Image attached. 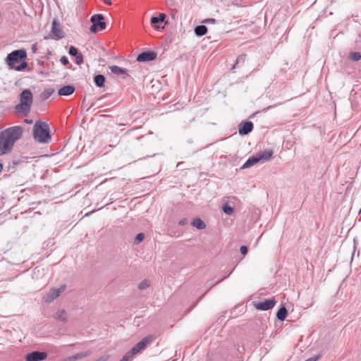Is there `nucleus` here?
Wrapping results in <instances>:
<instances>
[{"label": "nucleus", "instance_id": "obj_15", "mask_svg": "<svg viewBox=\"0 0 361 361\" xmlns=\"http://www.w3.org/2000/svg\"><path fill=\"white\" fill-rule=\"evenodd\" d=\"M75 91V87L73 85H66L59 90V94L61 96H69Z\"/></svg>", "mask_w": 361, "mask_h": 361}, {"label": "nucleus", "instance_id": "obj_29", "mask_svg": "<svg viewBox=\"0 0 361 361\" xmlns=\"http://www.w3.org/2000/svg\"><path fill=\"white\" fill-rule=\"evenodd\" d=\"M145 235L142 233H138L135 238V243L138 244L143 240Z\"/></svg>", "mask_w": 361, "mask_h": 361}, {"label": "nucleus", "instance_id": "obj_8", "mask_svg": "<svg viewBox=\"0 0 361 361\" xmlns=\"http://www.w3.org/2000/svg\"><path fill=\"white\" fill-rule=\"evenodd\" d=\"M276 303V300L274 298H271L259 302L255 305V307L257 310L267 311L272 309L275 306Z\"/></svg>", "mask_w": 361, "mask_h": 361}, {"label": "nucleus", "instance_id": "obj_17", "mask_svg": "<svg viewBox=\"0 0 361 361\" xmlns=\"http://www.w3.org/2000/svg\"><path fill=\"white\" fill-rule=\"evenodd\" d=\"M288 315V311L284 306H281L276 313V318L279 321H284Z\"/></svg>", "mask_w": 361, "mask_h": 361}, {"label": "nucleus", "instance_id": "obj_12", "mask_svg": "<svg viewBox=\"0 0 361 361\" xmlns=\"http://www.w3.org/2000/svg\"><path fill=\"white\" fill-rule=\"evenodd\" d=\"M51 32L54 36V39H60L64 37V32L60 27V24L57 20L54 19L52 22Z\"/></svg>", "mask_w": 361, "mask_h": 361}, {"label": "nucleus", "instance_id": "obj_11", "mask_svg": "<svg viewBox=\"0 0 361 361\" xmlns=\"http://www.w3.org/2000/svg\"><path fill=\"white\" fill-rule=\"evenodd\" d=\"M254 126L251 121H245L240 123L238 132L240 135H246L253 130Z\"/></svg>", "mask_w": 361, "mask_h": 361}, {"label": "nucleus", "instance_id": "obj_3", "mask_svg": "<svg viewBox=\"0 0 361 361\" xmlns=\"http://www.w3.org/2000/svg\"><path fill=\"white\" fill-rule=\"evenodd\" d=\"M20 103L16 105L17 111L27 114L31 109L33 102V95L29 89L23 90L19 95Z\"/></svg>", "mask_w": 361, "mask_h": 361}, {"label": "nucleus", "instance_id": "obj_33", "mask_svg": "<svg viewBox=\"0 0 361 361\" xmlns=\"http://www.w3.org/2000/svg\"><path fill=\"white\" fill-rule=\"evenodd\" d=\"M216 19L214 18H207V19H204L202 23H211V24H214L216 23Z\"/></svg>", "mask_w": 361, "mask_h": 361}, {"label": "nucleus", "instance_id": "obj_5", "mask_svg": "<svg viewBox=\"0 0 361 361\" xmlns=\"http://www.w3.org/2000/svg\"><path fill=\"white\" fill-rule=\"evenodd\" d=\"M27 58V52L25 49L13 51L6 58V63L10 69H14L16 64Z\"/></svg>", "mask_w": 361, "mask_h": 361}, {"label": "nucleus", "instance_id": "obj_20", "mask_svg": "<svg viewBox=\"0 0 361 361\" xmlns=\"http://www.w3.org/2000/svg\"><path fill=\"white\" fill-rule=\"evenodd\" d=\"M94 82L97 87H102L104 85L105 78L103 75H97L94 78Z\"/></svg>", "mask_w": 361, "mask_h": 361}, {"label": "nucleus", "instance_id": "obj_1", "mask_svg": "<svg viewBox=\"0 0 361 361\" xmlns=\"http://www.w3.org/2000/svg\"><path fill=\"white\" fill-rule=\"evenodd\" d=\"M23 135L20 126H13L0 133V156L10 153L15 142Z\"/></svg>", "mask_w": 361, "mask_h": 361}, {"label": "nucleus", "instance_id": "obj_25", "mask_svg": "<svg viewBox=\"0 0 361 361\" xmlns=\"http://www.w3.org/2000/svg\"><path fill=\"white\" fill-rule=\"evenodd\" d=\"M245 59H246L245 54H241V55L238 56L235 61V63L233 66L232 69L235 68V66H237L239 63H242V64L244 63L245 61Z\"/></svg>", "mask_w": 361, "mask_h": 361}, {"label": "nucleus", "instance_id": "obj_38", "mask_svg": "<svg viewBox=\"0 0 361 361\" xmlns=\"http://www.w3.org/2000/svg\"><path fill=\"white\" fill-rule=\"evenodd\" d=\"M108 359V356H102L95 361H106Z\"/></svg>", "mask_w": 361, "mask_h": 361}, {"label": "nucleus", "instance_id": "obj_27", "mask_svg": "<svg viewBox=\"0 0 361 361\" xmlns=\"http://www.w3.org/2000/svg\"><path fill=\"white\" fill-rule=\"evenodd\" d=\"M90 354V352H89V351L81 352V353H78L75 355H74L73 357V360L80 359V358H82V357H85L89 355Z\"/></svg>", "mask_w": 361, "mask_h": 361}, {"label": "nucleus", "instance_id": "obj_18", "mask_svg": "<svg viewBox=\"0 0 361 361\" xmlns=\"http://www.w3.org/2000/svg\"><path fill=\"white\" fill-rule=\"evenodd\" d=\"M207 32V27L204 25H197L195 28V33L198 37L204 35Z\"/></svg>", "mask_w": 361, "mask_h": 361}, {"label": "nucleus", "instance_id": "obj_14", "mask_svg": "<svg viewBox=\"0 0 361 361\" xmlns=\"http://www.w3.org/2000/svg\"><path fill=\"white\" fill-rule=\"evenodd\" d=\"M68 54L75 57V63L78 65H80L83 61V56L80 52H78L77 48L73 46H71L69 48Z\"/></svg>", "mask_w": 361, "mask_h": 361}, {"label": "nucleus", "instance_id": "obj_2", "mask_svg": "<svg viewBox=\"0 0 361 361\" xmlns=\"http://www.w3.org/2000/svg\"><path fill=\"white\" fill-rule=\"evenodd\" d=\"M33 137L39 143H49L51 140L49 125L46 122L37 121L33 126Z\"/></svg>", "mask_w": 361, "mask_h": 361}, {"label": "nucleus", "instance_id": "obj_4", "mask_svg": "<svg viewBox=\"0 0 361 361\" xmlns=\"http://www.w3.org/2000/svg\"><path fill=\"white\" fill-rule=\"evenodd\" d=\"M273 155V151L271 149H266L264 151L259 152L256 154L250 157L244 163L241 169H247L254 166L259 162H266L269 161Z\"/></svg>", "mask_w": 361, "mask_h": 361}, {"label": "nucleus", "instance_id": "obj_26", "mask_svg": "<svg viewBox=\"0 0 361 361\" xmlns=\"http://www.w3.org/2000/svg\"><path fill=\"white\" fill-rule=\"evenodd\" d=\"M135 355V353L131 349L130 351L127 352L125 355L123 357L124 360L130 361L133 359V356Z\"/></svg>", "mask_w": 361, "mask_h": 361}, {"label": "nucleus", "instance_id": "obj_31", "mask_svg": "<svg viewBox=\"0 0 361 361\" xmlns=\"http://www.w3.org/2000/svg\"><path fill=\"white\" fill-rule=\"evenodd\" d=\"M350 59L353 61H358L361 59V54L359 52H353L350 54Z\"/></svg>", "mask_w": 361, "mask_h": 361}, {"label": "nucleus", "instance_id": "obj_21", "mask_svg": "<svg viewBox=\"0 0 361 361\" xmlns=\"http://www.w3.org/2000/svg\"><path fill=\"white\" fill-rule=\"evenodd\" d=\"M166 18V15L164 13H160L158 16H153L151 18L152 24H157L159 22H163Z\"/></svg>", "mask_w": 361, "mask_h": 361}, {"label": "nucleus", "instance_id": "obj_40", "mask_svg": "<svg viewBox=\"0 0 361 361\" xmlns=\"http://www.w3.org/2000/svg\"><path fill=\"white\" fill-rule=\"evenodd\" d=\"M25 122H26L27 123H32V120H28V119H26V120H25Z\"/></svg>", "mask_w": 361, "mask_h": 361}, {"label": "nucleus", "instance_id": "obj_36", "mask_svg": "<svg viewBox=\"0 0 361 361\" xmlns=\"http://www.w3.org/2000/svg\"><path fill=\"white\" fill-rule=\"evenodd\" d=\"M319 357H320L319 355L312 357L306 360L305 361H317L319 358Z\"/></svg>", "mask_w": 361, "mask_h": 361}, {"label": "nucleus", "instance_id": "obj_42", "mask_svg": "<svg viewBox=\"0 0 361 361\" xmlns=\"http://www.w3.org/2000/svg\"><path fill=\"white\" fill-rule=\"evenodd\" d=\"M226 277L223 278L221 280H219L217 283L221 282Z\"/></svg>", "mask_w": 361, "mask_h": 361}, {"label": "nucleus", "instance_id": "obj_7", "mask_svg": "<svg viewBox=\"0 0 361 361\" xmlns=\"http://www.w3.org/2000/svg\"><path fill=\"white\" fill-rule=\"evenodd\" d=\"M66 286L65 285H62L59 288H52L49 290V293H47L43 296V300L46 302H51L56 299L64 290H66Z\"/></svg>", "mask_w": 361, "mask_h": 361}, {"label": "nucleus", "instance_id": "obj_43", "mask_svg": "<svg viewBox=\"0 0 361 361\" xmlns=\"http://www.w3.org/2000/svg\"><path fill=\"white\" fill-rule=\"evenodd\" d=\"M120 361H126V360H124V359L122 358Z\"/></svg>", "mask_w": 361, "mask_h": 361}, {"label": "nucleus", "instance_id": "obj_37", "mask_svg": "<svg viewBox=\"0 0 361 361\" xmlns=\"http://www.w3.org/2000/svg\"><path fill=\"white\" fill-rule=\"evenodd\" d=\"M358 244V240L357 238L355 237L353 238V246H354V249L356 248V246Z\"/></svg>", "mask_w": 361, "mask_h": 361}, {"label": "nucleus", "instance_id": "obj_22", "mask_svg": "<svg viewBox=\"0 0 361 361\" xmlns=\"http://www.w3.org/2000/svg\"><path fill=\"white\" fill-rule=\"evenodd\" d=\"M53 92H54V90L52 89H51V88L47 89L41 93L40 97L42 98V99L46 100V99H49L52 95Z\"/></svg>", "mask_w": 361, "mask_h": 361}, {"label": "nucleus", "instance_id": "obj_41", "mask_svg": "<svg viewBox=\"0 0 361 361\" xmlns=\"http://www.w3.org/2000/svg\"><path fill=\"white\" fill-rule=\"evenodd\" d=\"M273 106H269L268 107H267L264 110H268L269 109H271Z\"/></svg>", "mask_w": 361, "mask_h": 361}, {"label": "nucleus", "instance_id": "obj_13", "mask_svg": "<svg viewBox=\"0 0 361 361\" xmlns=\"http://www.w3.org/2000/svg\"><path fill=\"white\" fill-rule=\"evenodd\" d=\"M157 54L154 51H145L140 54L137 57L139 62L151 61L156 59Z\"/></svg>", "mask_w": 361, "mask_h": 361}, {"label": "nucleus", "instance_id": "obj_32", "mask_svg": "<svg viewBox=\"0 0 361 361\" xmlns=\"http://www.w3.org/2000/svg\"><path fill=\"white\" fill-rule=\"evenodd\" d=\"M60 61L64 66H67L69 64L68 59L65 56H63L61 58Z\"/></svg>", "mask_w": 361, "mask_h": 361}, {"label": "nucleus", "instance_id": "obj_34", "mask_svg": "<svg viewBox=\"0 0 361 361\" xmlns=\"http://www.w3.org/2000/svg\"><path fill=\"white\" fill-rule=\"evenodd\" d=\"M240 250L241 254L243 255H245L247 253V247L245 245L241 246Z\"/></svg>", "mask_w": 361, "mask_h": 361}, {"label": "nucleus", "instance_id": "obj_10", "mask_svg": "<svg viewBox=\"0 0 361 361\" xmlns=\"http://www.w3.org/2000/svg\"><path fill=\"white\" fill-rule=\"evenodd\" d=\"M47 357L45 352L34 351L28 353L25 357V361H42Z\"/></svg>", "mask_w": 361, "mask_h": 361}, {"label": "nucleus", "instance_id": "obj_24", "mask_svg": "<svg viewBox=\"0 0 361 361\" xmlns=\"http://www.w3.org/2000/svg\"><path fill=\"white\" fill-rule=\"evenodd\" d=\"M222 209H223L224 212L225 214H226L227 215H231L234 212L233 207L228 205V204H225L223 206Z\"/></svg>", "mask_w": 361, "mask_h": 361}, {"label": "nucleus", "instance_id": "obj_19", "mask_svg": "<svg viewBox=\"0 0 361 361\" xmlns=\"http://www.w3.org/2000/svg\"><path fill=\"white\" fill-rule=\"evenodd\" d=\"M192 225L200 230L204 229L206 227L204 222L200 218L194 219Z\"/></svg>", "mask_w": 361, "mask_h": 361}, {"label": "nucleus", "instance_id": "obj_23", "mask_svg": "<svg viewBox=\"0 0 361 361\" xmlns=\"http://www.w3.org/2000/svg\"><path fill=\"white\" fill-rule=\"evenodd\" d=\"M56 318L62 322L67 319V313L65 310H60L56 313Z\"/></svg>", "mask_w": 361, "mask_h": 361}, {"label": "nucleus", "instance_id": "obj_44", "mask_svg": "<svg viewBox=\"0 0 361 361\" xmlns=\"http://www.w3.org/2000/svg\"><path fill=\"white\" fill-rule=\"evenodd\" d=\"M359 213H360V214L361 213V209H360Z\"/></svg>", "mask_w": 361, "mask_h": 361}, {"label": "nucleus", "instance_id": "obj_9", "mask_svg": "<svg viewBox=\"0 0 361 361\" xmlns=\"http://www.w3.org/2000/svg\"><path fill=\"white\" fill-rule=\"evenodd\" d=\"M154 339L152 336H148L144 338H142L140 341H139L135 345H134L132 348L133 351L135 354H137L141 350L144 349L146 345L151 343Z\"/></svg>", "mask_w": 361, "mask_h": 361}, {"label": "nucleus", "instance_id": "obj_39", "mask_svg": "<svg viewBox=\"0 0 361 361\" xmlns=\"http://www.w3.org/2000/svg\"><path fill=\"white\" fill-rule=\"evenodd\" d=\"M104 2L106 5H111V0H104Z\"/></svg>", "mask_w": 361, "mask_h": 361}, {"label": "nucleus", "instance_id": "obj_28", "mask_svg": "<svg viewBox=\"0 0 361 361\" xmlns=\"http://www.w3.org/2000/svg\"><path fill=\"white\" fill-rule=\"evenodd\" d=\"M27 66V63L25 61H23L18 66H16V67L15 66L14 69L17 71H21L23 69H25Z\"/></svg>", "mask_w": 361, "mask_h": 361}, {"label": "nucleus", "instance_id": "obj_16", "mask_svg": "<svg viewBox=\"0 0 361 361\" xmlns=\"http://www.w3.org/2000/svg\"><path fill=\"white\" fill-rule=\"evenodd\" d=\"M109 69L111 72V73L114 74V75H128L127 74V69L126 68H123L121 67H119L118 66H109Z\"/></svg>", "mask_w": 361, "mask_h": 361}, {"label": "nucleus", "instance_id": "obj_30", "mask_svg": "<svg viewBox=\"0 0 361 361\" xmlns=\"http://www.w3.org/2000/svg\"><path fill=\"white\" fill-rule=\"evenodd\" d=\"M149 286V282L147 280H145L139 284L138 288H139V289L143 290V289L148 288Z\"/></svg>", "mask_w": 361, "mask_h": 361}, {"label": "nucleus", "instance_id": "obj_35", "mask_svg": "<svg viewBox=\"0 0 361 361\" xmlns=\"http://www.w3.org/2000/svg\"><path fill=\"white\" fill-rule=\"evenodd\" d=\"M188 219L187 218H183V219H182L181 220L179 221L178 224L180 226H185V225L188 224Z\"/></svg>", "mask_w": 361, "mask_h": 361}, {"label": "nucleus", "instance_id": "obj_6", "mask_svg": "<svg viewBox=\"0 0 361 361\" xmlns=\"http://www.w3.org/2000/svg\"><path fill=\"white\" fill-rule=\"evenodd\" d=\"M90 20L92 25L90 27V30L93 33H96L99 30H103L106 27V24L104 21V17L102 14L93 15L91 17Z\"/></svg>", "mask_w": 361, "mask_h": 361}]
</instances>
